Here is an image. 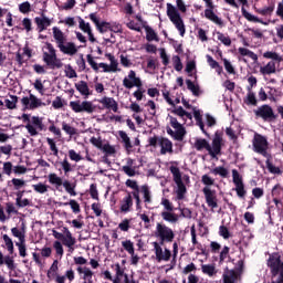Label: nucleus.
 Segmentation results:
<instances>
[{"instance_id": "1", "label": "nucleus", "mask_w": 283, "mask_h": 283, "mask_svg": "<svg viewBox=\"0 0 283 283\" xmlns=\"http://www.w3.org/2000/svg\"><path fill=\"white\" fill-rule=\"evenodd\" d=\"M155 238L159 240V242H153L155 259L157 262H168L172 256V261H176L179 253V244L178 242H174L176 238L175 231L166 226L165 223L157 222L154 231ZM172 243V253L169 249H163L161 245L165 243Z\"/></svg>"}, {"instance_id": "2", "label": "nucleus", "mask_w": 283, "mask_h": 283, "mask_svg": "<svg viewBox=\"0 0 283 283\" xmlns=\"http://www.w3.org/2000/svg\"><path fill=\"white\" fill-rule=\"evenodd\" d=\"M222 142H223L222 133L217 130L212 139V147L207 139H202V138H197L195 140L193 147L198 151L206 149L211 158H217L218 155H221Z\"/></svg>"}, {"instance_id": "3", "label": "nucleus", "mask_w": 283, "mask_h": 283, "mask_svg": "<svg viewBox=\"0 0 283 283\" xmlns=\"http://www.w3.org/2000/svg\"><path fill=\"white\" fill-rule=\"evenodd\" d=\"M53 39H55V44H57L60 52L66 55H75L78 52L75 43L67 42V35L57 27H53Z\"/></svg>"}, {"instance_id": "4", "label": "nucleus", "mask_w": 283, "mask_h": 283, "mask_svg": "<svg viewBox=\"0 0 283 283\" xmlns=\"http://www.w3.org/2000/svg\"><path fill=\"white\" fill-rule=\"evenodd\" d=\"M266 266L270 269L271 279L279 275L277 280L273 281L272 283H283V262L282 255L279 252L269 254Z\"/></svg>"}, {"instance_id": "5", "label": "nucleus", "mask_w": 283, "mask_h": 283, "mask_svg": "<svg viewBox=\"0 0 283 283\" xmlns=\"http://www.w3.org/2000/svg\"><path fill=\"white\" fill-rule=\"evenodd\" d=\"M166 9V14L169 21L175 25V28L179 32V35L184 38L186 34V25L178 9L174 7L171 3H167Z\"/></svg>"}, {"instance_id": "6", "label": "nucleus", "mask_w": 283, "mask_h": 283, "mask_svg": "<svg viewBox=\"0 0 283 283\" xmlns=\"http://www.w3.org/2000/svg\"><path fill=\"white\" fill-rule=\"evenodd\" d=\"M22 122L27 123L24 128H27V132H29V135L32 137H35L39 135V132H45L46 127L43 124V118L39 116L31 117L30 123V116L28 114H22Z\"/></svg>"}, {"instance_id": "7", "label": "nucleus", "mask_w": 283, "mask_h": 283, "mask_svg": "<svg viewBox=\"0 0 283 283\" xmlns=\"http://www.w3.org/2000/svg\"><path fill=\"white\" fill-rule=\"evenodd\" d=\"M168 119H169V125L176 129V132H174L169 126L166 127V133L171 136L177 142H182L185 139V136L187 135V130L184 127V125H181L178 119L176 117H172L170 115H168Z\"/></svg>"}, {"instance_id": "8", "label": "nucleus", "mask_w": 283, "mask_h": 283, "mask_svg": "<svg viewBox=\"0 0 283 283\" xmlns=\"http://www.w3.org/2000/svg\"><path fill=\"white\" fill-rule=\"evenodd\" d=\"M169 170L172 175V180L177 186V190H176L177 199L184 200L187 193V187L182 181L181 171L178 167H175V166H170Z\"/></svg>"}, {"instance_id": "9", "label": "nucleus", "mask_w": 283, "mask_h": 283, "mask_svg": "<svg viewBox=\"0 0 283 283\" xmlns=\"http://www.w3.org/2000/svg\"><path fill=\"white\" fill-rule=\"evenodd\" d=\"M256 118H261L263 122L273 123L279 118L272 106L264 104L253 111Z\"/></svg>"}, {"instance_id": "10", "label": "nucleus", "mask_w": 283, "mask_h": 283, "mask_svg": "<svg viewBox=\"0 0 283 283\" xmlns=\"http://www.w3.org/2000/svg\"><path fill=\"white\" fill-rule=\"evenodd\" d=\"M253 151L268 157L269 142L263 135L255 134L252 140Z\"/></svg>"}, {"instance_id": "11", "label": "nucleus", "mask_w": 283, "mask_h": 283, "mask_svg": "<svg viewBox=\"0 0 283 283\" xmlns=\"http://www.w3.org/2000/svg\"><path fill=\"white\" fill-rule=\"evenodd\" d=\"M232 182L234 185V191L237 196L241 199H245L248 191L245 189L243 178L237 169L232 170Z\"/></svg>"}, {"instance_id": "12", "label": "nucleus", "mask_w": 283, "mask_h": 283, "mask_svg": "<svg viewBox=\"0 0 283 283\" xmlns=\"http://www.w3.org/2000/svg\"><path fill=\"white\" fill-rule=\"evenodd\" d=\"M20 103H22V111H34L39 107L45 106V103H43L35 95L31 94V92H29V96L22 97V99H20Z\"/></svg>"}, {"instance_id": "13", "label": "nucleus", "mask_w": 283, "mask_h": 283, "mask_svg": "<svg viewBox=\"0 0 283 283\" xmlns=\"http://www.w3.org/2000/svg\"><path fill=\"white\" fill-rule=\"evenodd\" d=\"M202 1H205L208 8L205 10V18L213 22L214 24H217L219 28H223L224 27L223 20L219 18L213 11L214 10L213 1L212 0H202Z\"/></svg>"}, {"instance_id": "14", "label": "nucleus", "mask_w": 283, "mask_h": 283, "mask_svg": "<svg viewBox=\"0 0 283 283\" xmlns=\"http://www.w3.org/2000/svg\"><path fill=\"white\" fill-rule=\"evenodd\" d=\"M69 106L75 113L86 112L88 114H92L95 111L93 103L88 102V101H84L82 103H81V101H74V102L69 103Z\"/></svg>"}, {"instance_id": "15", "label": "nucleus", "mask_w": 283, "mask_h": 283, "mask_svg": "<svg viewBox=\"0 0 283 283\" xmlns=\"http://www.w3.org/2000/svg\"><path fill=\"white\" fill-rule=\"evenodd\" d=\"M202 193L205 196L207 206L211 209L212 212H214V209L219 207L217 191L210 189L209 187H203Z\"/></svg>"}, {"instance_id": "16", "label": "nucleus", "mask_w": 283, "mask_h": 283, "mask_svg": "<svg viewBox=\"0 0 283 283\" xmlns=\"http://www.w3.org/2000/svg\"><path fill=\"white\" fill-rule=\"evenodd\" d=\"M123 86L127 90H132L133 87L140 88L143 86V82L140 77L136 76L135 71H129L127 77L123 80Z\"/></svg>"}, {"instance_id": "17", "label": "nucleus", "mask_w": 283, "mask_h": 283, "mask_svg": "<svg viewBox=\"0 0 283 283\" xmlns=\"http://www.w3.org/2000/svg\"><path fill=\"white\" fill-rule=\"evenodd\" d=\"M42 61H44L46 66H50L51 70L61 69L63 66V63L60 59H57V55L49 54L48 52L42 54Z\"/></svg>"}, {"instance_id": "18", "label": "nucleus", "mask_w": 283, "mask_h": 283, "mask_svg": "<svg viewBox=\"0 0 283 283\" xmlns=\"http://www.w3.org/2000/svg\"><path fill=\"white\" fill-rule=\"evenodd\" d=\"M88 18H91V21H93V23H95V28H97V31H99L101 34L111 31V22H101L99 19L96 17V13H91Z\"/></svg>"}, {"instance_id": "19", "label": "nucleus", "mask_w": 283, "mask_h": 283, "mask_svg": "<svg viewBox=\"0 0 283 283\" xmlns=\"http://www.w3.org/2000/svg\"><path fill=\"white\" fill-rule=\"evenodd\" d=\"M158 145L160 147V155L174 154V144L166 137H159Z\"/></svg>"}, {"instance_id": "20", "label": "nucleus", "mask_w": 283, "mask_h": 283, "mask_svg": "<svg viewBox=\"0 0 283 283\" xmlns=\"http://www.w3.org/2000/svg\"><path fill=\"white\" fill-rule=\"evenodd\" d=\"M239 2L242 4L241 13H242V17L244 19H247L249 22L266 24L262 20H260L259 18H256L255 15H252L251 13H249L247 11V9L244 7L249 6V1L248 0H239Z\"/></svg>"}, {"instance_id": "21", "label": "nucleus", "mask_w": 283, "mask_h": 283, "mask_svg": "<svg viewBox=\"0 0 283 283\" xmlns=\"http://www.w3.org/2000/svg\"><path fill=\"white\" fill-rule=\"evenodd\" d=\"M99 104L103 105L104 108L113 111L114 113H118V103L113 97H102L99 99Z\"/></svg>"}, {"instance_id": "22", "label": "nucleus", "mask_w": 283, "mask_h": 283, "mask_svg": "<svg viewBox=\"0 0 283 283\" xmlns=\"http://www.w3.org/2000/svg\"><path fill=\"white\" fill-rule=\"evenodd\" d=\"M119 211L127 213L130 211V208L134 206L133 197L130 192H127L126 196L119 201Z\"/></svg>"}, {"instance_id": "23", "label": "nucleus", "mask_w": 283, "mask_h": 283, "mask_svg": "<svg viewBox=\"0 0 283 283\" xmlns=\"http://www.w3.org/2000/svg\"><path fill=\"white\" fill-rule=\"evenodd\" d=\"M52 21L42 14V18H35V25H38V32L42 33L45 31L49 27H51Z\"/></svg>"}, {"instance_id": "24", "label": "nucleus", "mask_w": 283, "mask_h": 283, "mask_svg": "<svg viewBox=\"0 0 283 283\" xmlns=\"http://www.w3.org/2000/svg\"><path fill=\"white\" fill-rule=\"evenodd\" d=\"M283 193V189L275 186L272 189L273 202L279 211H283V202L279 199V195Z\"/></svg>"}, {"instance_id": "25", "label": "nucleus", "mask_w": 283, "mask_h": 283, "mask_svg": "<svg viewBox=\"0 0 283 283\" xmlns=\"http://www.w3.org/2000/svg\"><path fill=\"white\" fill-rule=\"evenodd\" d=\"M75 90H77V92H80V94H82V96L86 98L92 95L88 84L85 81H80V83H75Z\"/></svg>"}, {"instance_id": "26", "label": "nucleus", "mask_w": 283, "mask_h": 283, "mask_svg": "<svg viewBox=\"0 0 283 283\" xmlns=\"http://www.w3.org/2000/svg\"><path fill=\"white\" fill-rule=\"evenodd\" d=\"M160 217L163 220L169 223H177L179 221V216L172 211H161Z\"/></svg>"}, {"instance_id": "27", "label": "nucleus", "mask_w": 283, "mask_h": 283, "mask_svg": "<svg viewBox=\"0 0 283 283\" xmlns=\"http://www.w3.org/2000/svg\"><path fill=\"white\" fill-rule=\"evenodd\" d=\"M260 73L262 75H271L276 73V64L274 61H270L265 66L260 67Z\"/></svg>"}, {"instance_id": "28", "label": "nucleus", "mask_w": 283, "mask_h": 283, "mask_svg": "<svg viewBox=\"0 0 283 283\" xmlns=\"http://www.w3.org/2000/svg\"><path fill=\"white\" fill-rule=\"evenodd\" d=\"M243 103L248 106H258L259 99L253 91H248L247 96L243 98Z\"/></svg>"}, {"instance_id": "29", "label": "nucleus", "mask_w": 283, "mask_h": 283, "mask_svg": "<svg viewBox=\"0 0 283 283\" xmlns=\"http://www.w3.org/2000/svg\"><path fill=\"white\" fill-rule=\"evenodd\" d=\"M69 279V281H74L75 279V272L71 270H66V273L64 275H57L55 276V283H65V280Z\"/></svg>"}, {"instance_id": "30", "label": "nucleus", "mask_w": 283, "mask_h": 283, "mask_svg": "<svg viewBox=\"0 0 283 283\" xmlns=\"http://www.w3.org/2000/svg\"><path fill=\"white\" fill-rule=\"evenodd\" d=\"M49 184L55 186V189L60 190L63 186V179L56 174H49Z\"/></svg>"}, {"instance_id": "31", "label": "nucleus", "mask_w": 283, "mask_h": 283, "mask_svg": "<svg viewBox=\"0 0 283 283\" xmlns=\"http://www.w3.org/2000/svg\"><path fill=\"white\" fill-rule=\"evenodd\" d=\"M144 29H145V32H146V40H147L148 42H151V41L159 42L158 34L155 32L154 29H151V28L148 27V25H144Z\"/></svg>"}, {"instance_id": "32", "label": "nucleus", "mask_w": 283, "mask_h": 283, "mask_svg": "<svg viewBox=\"0 0 283 283\" xmlns=\"http://www.w3.org/2000/svg\"><path fill=\"white\" fill-rule=\"evenodd\" d=\"M187 88L192 93L193 96L199 97L201 94L200 86L195 85L191 80H186Z\"/></svg>"}, {"instance_id": "33", "label": "nucleus", "mask_w": 283, "mask_h": 283, "mask_svg": "<svg viewBox=\"0 0 283 283\" xmlns=\"http://www.w3.org/2000/svg\"><path fill=\"white\" fill-rule=\"evenodd\" d=\"M238 53L241 55V56H248L250 57L251 60H253L254 62H258L259 60V56L252 52L251 50L249 49H244V48H239L238 49Z\"/></svg>"}, {"instance_id": "34", "label": "nucleus", "mask_w": 283, "mask_h": 283, "mask_svg": "<svg viewBox=\"0 0 283 283\" xmlns=\"http://www.w3.org/2000/svg\"><path fill=\"white\" fill-rule=\"evenodd\" d=\"M118 136H119V138L122 139V143L124 144V148H125L126 150H129V149L133 148L130 138L128 137V135H127L125 132L119 130V132H118Z\"/></svg>"}, {"instance_id": "35", "label": "nucleus", "mask_w": 283, "mask_h": 283, "mask_svg": "<svg viewBox=\"0 0 283 283\" xmlns=\"http://www.w3.org/2000/svg\"><path fill=\"white\" fill-rule=\"evenodd\" d=\"M139 191L143 193L144 202L145 203H150L151 202V192H150V189H149L148 185H143L139 188Z\"/></svg>"}, {"instance_id": "36", "label": "nucleus", "mask_w": 283, "mask_h": 283, "mask_svg": "<svg viewBox=\"0 0 283 283\" xmlns=\"http://www.w3.org/2000/svg\"><path fill=\"white\" fill-rule=\"evenodd\" d=\"M105 57L111 62L108 70L109 72H117L118 71V62L116 61L115 56L111 53H106Z\"/></svg>"}, {"instance_id": "37", "label": "nucleus", "mask_w": 283, "mask_h": 283, "mask_svg": "<svg viewBox=\"0 0 283 283\" xmlns=\"http://www.w3.org/2000/svg\"><path fill=\"white\" fill-rule=\"evenodd\" d=\"M210 172L214 176L219 175L222 178H227L229 176V170L222 166L211 169Z\"/></svg>"}, {"instance_id": "38", "label": "nucleus", "mask_w": 283, "mask_h": 283, "mask_svg": "<svg viewBox=\"0 0 283 283\" xmlns=\"http://www.w3.org/2000/svg\"><path fill=\"white\" fill-rule=\"evenodd\" d=\"M2 240H4V245H7V251H9V254H13L14 253V243H13L12 239L8 234H4V235H2Z\"/></svg>"}, {"instance_id": "39", "label": "nucleus", "mask_w": 283, "mask_h": 283, "mask_svg": "<svg viewBox=\"0 0 283 283\" xmlns=\"http://www.w3.org/2000/svg\"><path fill=\"white\" fill-rule=\"evenodd\" d=\"M217 39L224 45V46H231L232 41L229 36H226L222 32H216Z\"/></svg>"}, {"instance_id": "40", "label": "nucleus", "mask_w": 283, "mask_h": 283, "mask_svg": "<svg viewBox=\"0 0 283 283\" xmlns=\"http://www.w3.org/2000/svg\"><path fill=\"white\" fill-rule=\"evenodd\" d=\"M274 10H275V6L272 4V6L263 8V9H255V12L263 17H266V15H272Z\"/></svg>"}, {"instance_id": "41", "label": "nucleus", "mask_w": 283, "mask_h": 283, "mask_svg": "<svg viewBox=\"0 0 283 283\" xmlns=\"http://www.w3.org/2000/svg\"><path fill=\"white\" fill-rule=\"evenodd\" d=\"M62 130L66 133L69 136H74L77 134V129L65 122H62Z\"/></svg>"}, {"instance_id": "42", "label": "nucleus", "mask_w": 283, "mask_h": 283, "mask_svg": "<svg viewBox=\"0 0 283 283\" xmlns=\"http://www.w3.org/2000/svg\"><path fill=\"white\" fill-rule=\"evenodd\" d=\"M122 247L125 251H127L128 254L134 255L135 248L134 243L130 240L122 241Z\"/></svg>"}, {"instance_id": "43", "label": "nucleus", "mask_w": 283, "mask_h": 283, "mask_svg": "<svg viewBox=\"0 0 283 283\" xmlns=\"http://www.w3.org/2000/svg\"><path fill=\"white\" fill-rule=\"evenodd\" d=\"M202 273L212 276L216 274V266L211 264H202L201 265Z\"/></svg>"}, {"instance_id": "44", "label": "nucleus", "mask_w": 283, "mask_h": 283, "mask_svg": "<svg viewBox=\"0 0 283 283\" xmlns=\"http://www.w3.org/2000/svg\"><path fill=\"white\" fill-rule=\"evenodd\" d=\"M186 112L187 111H185L182 106H178V107L175 106L174 109L170 111V113H172L174 115L179 116L184 120V123L187 122V119L185 118Z\"/></svg>"}, {"instance_id": "45", "label": "nucleus", "mask_w": 283, "mask_h": 283, "mask_svg": "<svg viewBox=\"0 0 283 283\" xmlns=\"http://www.w3.org/2000/svg\"><path fill=\"white\" fill-rule=\"evenodd\" d=\"M62 205H64V206H71V210H73L74 213H80V212H81V206H80V203H78L76 200H74V199H71V201L64 202V203H62Z\"/></svg>"}, {"instance_id": "46", "label": "nucleus", "mask_w": 283, "mask_h": 283, "mask_svg": "<svg viewBox=\"0 0 283 283\" xmlns=\"http://www.w3.org/2000/svg\"><path fill=\"white\" fill-rule=\"evenodd\" d=\"M62 244H64V247H74L76 244V239L69 233V235L62 239Z\"/></svg>"}, {"instance_id": "47", "label": "nucleus", "mask_w": 283, "mask_h": 283, "mask_svg": "<svg viewBox=\"0 0 283 283\" xmlns=\"http://www.w3.org/2000/svg\"><path fill=\"white\" fill-rule=\"evenodd\" d=\"M18 99H19L18 96L11 95V101L10 99H4V105L9 109H15Z\"/></svg>"}, {"instance_id": "48", "label": "nucleus", "mask_w": 283, "mask_h": 283, "mask_svg": "<svg viewBox=\"0 0 283 283\" xmlns=\"http://www.w3.org/2000/svg\"><path fill=\"white\" fill-rule=\"evenodd\" d=\"M49 188H50V186H46L42 182H40L38 185H33V190H35V192L41 193V195L48 192Z\"/></svg>"}, {"instance_id": "49", "label": "nucleus", "mask_w": 283, "mask_h": 283, "mask_svg": "<svg viewBox=\"0 0 283 283\" xmlns=\"http://www.w3.org/2000/svg\"><path fill=\"white\" fill-rule=\"evenodd\" d=\"M62 186H64V189L66 192H69L71 196H76L75 187L72 186V184L69 180H64L62 182Z\"/></svg>"}, {"instance_id": "50", "label": "nucleus", "mask_w": 283, "mask_h": 283, "mask_svg": "<svg viewBox=\"0 0 283 283\" xmlns=\"http://www.w3.org/2000/svg\"><path fill=\"white\" fill-rule=\"evenodd\" d=\"M249 85L247 86V92H253V87L258 86V78L253 75L248 77Z\"/></svg>"}, {"instance_id": "51", "label": "nucleus", "mask_w": 283, "mask_h": 283, "mask_svg": "<svg viewBox=\"0 0 283 283\" xmlns=\"http://www.w3.org/2000/svg\"><path fill=\"white\" fill-rule=\"evenodd\" d=\"M60 165H62V170H64V175H67L69 172H71L73 170L72 165L67 160V157H65L64 160H62V163H60Z\"/></svg>"}, {"instance_id": "52", "label": "nucleus", "mask_w": 283, "mask_h": 283, "mask_svg": "<svg viewBox=\"0 0 283 283\" xmlns=\"http://www.w3.org/2000/svg\"><path fill=\"white\" fill-rule=\"evenodd\" d=\"M222 62H223V66H224V70L227 71V73L229 74H235V69L233 67V65L231 64L230 61H228L227 59H222Z\"/></svg>"}, {"instance_id": "53", "label": "nucleus", "mask_w": 283, "mask_h": 283, "mask_svg": "<svg viewBox=\"0 0 283 283\" xmlns=\"http://www.w3.org/2000/svg\"><path fill=\"white\" fill-rule=\"evenodd\" d=\"M46 143L49 144V147L51 148V151H53V156L57 157L59 156V148L56 147V144H55L54 139L46 138Z\"/></svg>"}, {"instance_id": "54", "label": "nucleus", "mask_w": 283, "mask_h": 283, "mask_svg": "<svg viewBox=\"0 0 283 283\" xmlns=\"http://www.w3.org/2000/svg\"><path fill=\"white\" fill-rule=\"evenodd\" d=\"M146 67H147L148 70L155 71L156 69L159 67V62H158V60H157V59H149V60H147V65H146Z\"/></svg>"}, {"instance_id": "55", "label": "nucleus", "mask_w": 283, "mask_h": 283, "mask_svg": "<svg viewBox=\"0 0 283 283\" xmlns=\"http://www.w3.org/2000/svg\"><path fill=\"white\" fill-rule=\"evenodd\" d=\"M266 168L271 174H282V170L279 167H275L270 160H266Z\"/></svg>"}, {"instance_id": "56", "label": "nucleus", "mask_w": 283, "mask_h": 283, "mask_svg": "<svg viewBox=\"0 0 283 283\" xmlns=\"http://www.w3.org/2000/svg\"><path fill=\"white\" fill-rule=\"evenodd\" d=\"M219 235H221L223 239H230L231 233L226 226H220L219 227Z\"/></svg>"}, {"instance_id": "57", "label": "nucleus", "mask_w": 283, "mask_h": 283, "mask_svg": "<svg viewBox=\"0 0 283 283\" xmlns=\"http://www.w3.org/2000/svg\"><path fill=\"white\" fill-rule=\"evenodd\" d=\"M80 30L87 34L92 31V28L90 23H86L82 18H80Z\"/></svg>"}, {"instance_id": "58", "label": "nucleus", "mask_w": 283, "mask_h": 283, "mask_svg": "<svg viewBox=\"0 0 283 283\" xmlns=\"http://www.w3.org/2000/svg\"><path fill=\"white\" fill-rule=\"evenodd\" d=\"M88 193H91V198H93L95 200H99L98 190H97L96 184H91V188L88 190Z\"/></svg>"}, {"instance_id": "59", "label": "nucleus", "mask_w": 283, "mask_h": 283, "mask_svg": "<svg viewBox=\"0 0 283 283\" xmlns=\"http://www.w3.org/2000/svg\"><path fill=\"white\" fill-rule=\"evenodd\" d=\"M109 31L113 33H123V28L119 23L112 22L109 23Z\"/></svg>"}, {"instance_id": "60", "label": "nucleus", "mask_w": 283, "mask_h": 283, "mask_svg": "<svg viewBox=\"0 0 283 283\" xmlns=\"http://www.w3.org/2000/svg\"><path fill=\"white\" fill-rule=\"evenodd\" d=\"M64 72L66 73V77L69 78H76L78 76L72 65H66V71Z\"/></svg>"}, {"instance_id": "61", "label": "nucleus", "mask_w": 283, "mask_h": 283, "mask_svg": "<svg viewBox=\"0 0 283 283\" xmlns=\"http://www.w3.org/2000/svg\"><path fill=\"white\" fill-rule=\"evenodd\" d=\"M101 149H102L103 153H105L106 155L116 154L115 147L111 146L109 144H104Z\"/></svg>"}, {"instance_id": "62", "label": "nucleus", "mask_w": 283, "mask_h": 283, "mask_svg": "<svg viewBox=\"0 0 283 283\" xmlns=\"http://www.w3.org/2000/svg\"><path fill=\"white\" fill-rule=\"evenodd\" d=\"M160 205H163L164 209L166 211H174V205L170 202V200L163 198Z\"/></svg>"}, {"instance_id": "63", "label": "nucleus", "mask_w": 283, "mask_h": 283, "mask_svg": "<svg viewBox=\"0 0 283 283\" xmlns=\"http://www.w3.org/2000/svg\"><path fill=\"white\" fill-rule=\"evenodd\" d=\"M22 27L24 30H27V33L32 31V20L29 18H24L22 20Z\"/></svg>"}, {"instance_id": "64", "label": "nucleus", "mask_w": 283, "mask_h": 283, "mask_svg": "<svg viewBox=\"0 0 283 283\" xmlns=\"http://www.w3.org/2000/svg\"><path fill=\"white\" fill-rule=\"evenodd\" d=\"M69 158H71V160H74L76 163L83 159V157L80 154H77L74 149L69 150Z\"/></svg>"}]
</instances>
